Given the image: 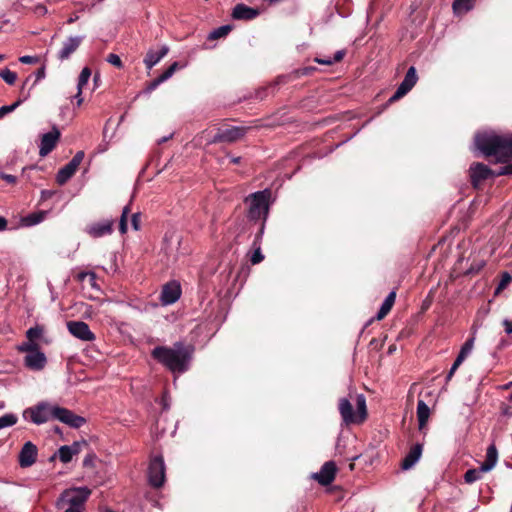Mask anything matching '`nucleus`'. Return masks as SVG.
<instances>
[{
	"label": "nucleus",
	"mask_w": 512,
	"mask_h": 512,
	"mask_svg": "<svg viewBox=\"0 0 512 512\" xmlns=\"http://www.w3.org/2000/svg\"><path fill=\"white\" fill-rule=\"evenodd\" d=\"M38 456V449L35 444H33L31 441H27L22 446L19 456H18V462L21 468H28L32 466Z\"/></svg>",
	"instance_id": "nucleus-13"
},
{
	"label": "nucleus",
	"mask_w": 512,
	"mask_h": 512,
	"mask_svg": "<svg viewBox=\"0 0 512 512\" xmlns=\"http://www.w3.org/2000/svg\"><path fill=\"white\" fill-rule=\"evenodd\" d=\"M246 132L247 128L238 126L221 129L214 135L210 143H232L241 139L246 134Z\"/></svg>",
	"instance_id": "nucleus-10"
},
{
	"label": "nucleus",
	"mask_w": 512,
	"mask_h": 512,
	"mask_svg": "<svg viewBox=\"0 0 512 512\" xmlns=\"http://www.w3.org/2000/svg\"><path fill=\"white\" fill-rule=\"evenodd\" d=\"M58 457L63 463L70 462L73 457L70 447L68 445L61 446L58 450Z\"/></svg>",
	"instance_id": "nucleus-35"
},
{
	"label": "nucleus",
	"mask_w": 512,
	"mask_h": 512,
	"mask_svg": "<svg viewBox=\"0 0 512 512\" xmlns=\"http://www.w3.org/2000/svg\"><path fill=\"white\" fill-rule=\"evenodd\" d=\"M417 80L418 77L416 69L414 66H411L406 72L403 81L400 83L395 93L388 100V103H393L405 96L415 86Z\"/></svg>",
	"instance_id": "nucleus-9"
},
{
	"label": "nucleus",
	"mask_w": 512,
	"mask_h": 512,
	"mask_svg": "<svg viewBox=\"0 0 512 512\" xmlns=\"http://www.w3.org/2000/svg\"><path fill=\"white\" fill-rule=\"evenodd\" d=\"M27 97H24L23 99H18L16 102H14L11 105H5L0 107V119L4 117L6 114L14 111L18 106H20L23 101H25Z\"/></svg>",
	"instance_id": "nucleus-39"
},
{
	"label": "nucleus",
	"mask_w": 512,
	"mask_h": 512,
	"mask_svg": "<svg viewBox=\"0 0 512 512\" xmlns=\"http://www.w3.org/2000/svg\"><path fill=\"white\" fill-rule=\"evenodd\" d=\"M473 346H474V337L472 338H469L461 347L460 349V352L462 354H465L466 356H468L472 349H473Z\"/></svg>",
	"instance_id": "nucleus-42"
},
{
	"label": "nucleus",
	"mask_w": 512,
	"mask_h": 512,
	"mask_svg": "<svg viewBox=\"0 0 512 512\" xmlns=\"http://www.w3.org/2000/svg\"><path fill=\"white\" fill-rule=\"evenodd\" d=\"M461 364H457V361L455 360L452 367L450 368L447 376H446V381H450L451 378L453 377L454 373L456 372V370L459 368Z\"/></svg>",
	"instance_id": "nucleus-49"
},
{
	"label": "nucleus",
	"mask_w": 512,
	"mask_h": 512,
	"mask_svg": "<svg viewBox=\"0 0 512 512\" xmlns=\"http://www.w3.org/2000/svg\"><path fill=\"white\" fill-rule=\"evenodd\" d=\"M86 445H87L86 441H75L71 445H68V447H70L72 454L76 455V454L80 453L82 446H86Z\"/></svg>",
	"instance_id": "nucleus-43"
},
{
	"label": "nucleus",
	"mask_w": 512,
	"mask_h": 512,
	"mask_svg": "<svg viewBox=\"0 0 512 512\" xmlns=\"http://www.w3.org/2000/svg\"><path fill=\"white\" fill-rule=\"evenodd\" d=\"M106 61L117 68L123 67V63L117 54H114V53L109 54L107 56Z\"/></svg>",
	"instance_id": "nucleus-41"
},
{
	"label": "nucleus",
	"mask_w": 512,
	"mask_h": 512,
	"mask_svg": "<svg viewBox=\"0 0 512 512\" xmlns=\"http://www.w3.org/2000/svg\"><path fill=\"white\" fill-rule=\"evenodd\" d=\"M502 324L504 326L505 332L507 334H512V321H510L508 319H504Z\"/></svg>",
	"instance_id": "nucleus-51"
},
{
	"label": "nucleus",
	"mask_w": 512,
	"mask_h": 512,
	"mask_svg": "<svg viewBox=\"0 0 512 512\" xmlns=\"http://www.w3.org/2000/svg\"><path fill=\"white\" fill-rule=\"evenodd\" d=\"M356 410L353 409L351 399L343 397L338 401V410L342 423L346 426L360 425L368 417L366 398L363 394H356Z\"/></svg>",
	"instance_id": "nucleus-3"
},
{
	"label": "nucleus",
	"mask_w": 512,
	"mask_h": 512,
	"mask_svg": "<svg viewBox=\"0 0 512 512\" xmlns=\"http://www.w3.org/2000/svg\"><path fill=\"white\" fill-rule=\"evenodd\" d=\"M165 463L161 455L155 456L150 460L148 467V481L154 488H160L165 482Z\"/></svg>",
	"instance_id": "nucleus-7"
},
{
	"label": "nucleus",
	"mask_w": 512,
	"mask_h": 512,
	"mask_svg": "<svg viewBox=\"0 0 512 512\" xmlns=\"http://www.w3.org/2000/svg\"><path fill=\"white\" fill-rule=\"evenodd\" d=\"M0 77L5 81L8 85H13L17 80V74L11 71L8 68H5L0 71Z\"/></svg>",
	"instance_id": "nucleus-36"
},
{
	"label": "nucleus",
	"mask_w": 512,
	"mask_h": 512,
	"mask_svg": "<svg viewBox=\"0 0 512 512\" xmlns=\"http://www.w3.org/2000/svg\"><path fill=\"white\" fill-rule=\"evenodd\" d=\"M60 136V130L55 125L52 127L51 131L43 134L39 145V155L45 157L51 153L56 147Z\"/></svg>",
	"instance_id": "nucleus-11"
},
{
	"label": "nucleus",
	"mask_w": 512,
	"mask_h": 512,
	"mask_svg": "<svg viewBox=\"0 0 512 512\" xmlns=\"http://www.w3.org/2000/svg\"><path fill=\"white\" fill-rule=\"evenodd\" d=\"M67 328L74 337L82 341H93L95 339V335L90 330L88 324L83 321H69Z\"/></svg>",
	"instance_id": "nucleus-16"
},
{
	"label": "nucleus",
	"mask_w": 512,
	"mask_h": 512,
	"mask_svg": "<svg viewBox=\"0 0 512 512\" xmlns=\"http://www.w3.org/2000/svg\"><path fill=\"white\" fill-rule=\"evenodd\" d=\"M502 414L505 416H512V409L510 407H505L502 410Z\"/></svg>",
	"instance_id": "nucleus-58"
},
{
	"label": "nucleus",
	"mask_w": 512,
	"mask_h": 512,
	"mask_svg": "<svg viewBox=\"0 0 512 512\" xmlns=\"http://www.w3.org/2000/svg\"><path fill=\"white\" fill-rule=\"evenodd\" d=\"M231 162L233 164H239L241 162V157H231Z\"/></svg>",
	"instance_id": "nucleus-61"
},
{
	"label": "nucleus",
	"mask_w": 512,
	"mask_h": 512,
	"mask_svg": "<svg viewBox=\"0 0 512 512\" xmlns=\"http://www.w3.org/2000/svg\"><path fill=\"white\" fill-rule=\"evenodd\" d=\"M91 76V70L88 67H84L78 77L77 90H83V87L87 85Z\"/></svg>",
	"instance_id": "nucleus-33"
},
{
	"label": "nucleus",
	"mask_w": 512,
	"mask_h": 512,
	"mask_svg": "<svg viewBox=\"0 0 512 512\" xmlns=\"http://www.w3.org/2000/svg\"><path fill=\"white\" fill-rule=\"evenodd\" d=\"M47 363L46 356L43 352L39 350L26 354L24 357V364L27 368L33 371H40L42 370Z\"/></svg>",
	"instance_id": "nucleus-19"
},
{
	"label": "nucleus",
	"mask_w": 512,
	"mask_h": 512,
	"mask_svg": "<svg viewBox=\"0 0 512 512\" xmlns=\"http://www.w3.org/2000/svg\"><path fill=\"white\" fill-rule=\"evenodd\" d=\"M315 61L323 65H332L333 61L331 58H316Z\"/></svg>",
	"instance_id": "nucleus-54"
},
{
	"label": "nucleus",
	"mask_w": 512,
	"mask_h": 512,
	"mask_svg": "<svg viewBox=\"0 0 512 512\" xmlns=\"http://www.w3.org/2000/svg\"><path fill=\"white\" fill-rule=\"evenodd\" d=\"M44 77H45V67H41L35 73V78H36L35 82L40 81Z\"/></svg>",
	"instance_id": "nucleus-53"
},
{
	"label": "nucleus",
	"mask_w": 512,
	"mask_h": 512,
	"mask_svg": "<svg viewBox=\"0 0 512 512\" xmlns=\"http://www.w3.org/2000/svg\"><path fill=\"white\" fill-rule=\"evenodd\" d=\"M19 61L23 64H35L38 62V58L30 55L21 56Z\"/></svg>",
	"instance_id": "nucleus-45"
},
{
	"label": "nucleus",
	"mask_w": 512,
	"mask_h": 512,
	"mask_svg": "<svg viewBox=\"0 0 512 512\" xmlns=\"http://www.w3.org/2000/svg\"><path fill=\"white\" fill-rule=\"evenodd\" d=\"M43 332H44L43 327L37 325V326L31 327L27 330L26 337L28 340L36 342L37 339L42 337Z\"/></svg>",
	"instance_id": "nucleus-34"
},
{
	"label": "nucleus",
	"mask_w": 512,
	"mask_h": 512,
	"mask_svg": "<svg viewBox=\"0 0 512 512\" xmlns=\"http://www.w3.org/2000/svg\"><path fill=\"white\" fill-rule=\"evenodd\" d=\"M18 417L13 413H7L0 417V430L15 425Z\"/></svg>",
	"instance_id": "nucleus-31"
},
{
	"label": "nucleus",
	"mask_w": 512,
	"mask_h": 512,
	"mask_svg": "<svg viewBox=\"0 0 512 512\" xmlns=\"http://www.w3.org/2000/svg\"><path fill=\"white\" fill-rule=\"evenodd\" d=\"M114 221L112 219L92 223L86 228V232L93 238L110 235L113 232Z\"/></svg>",
	"instance_id": "nucleus-18"
},
{
	"label": "nucleus",
	"mask_w": 512,
	"mask_h": 512,
	"mask_svg": "<svg viewBox=\"0 0 512 512\" xmlns=\"http://www.w3.org/2000/svg\"><path fill=\"white\" fill-rule=\"evenodd\" d=\"M83 159L84 152L78 151L73 158L58 171L56 176L57 183L64 185L75 174Z\"/></svg>",
	"instance_id": "nucleus-8"
},
{
	"label": "nucleus",
	"mask_w": 512,
	"mask_h": 512,
	"mask_svg": "<svg viewBox=\"0 0 512 512\" xmlns=\"http://www.w3.org/2000/svg\"><path fill=\"white\" fill-rule=\"evenodd\" d=\"M271 191L268 189L257 191L245 198V203L249 205L248 218L251 220L267 219L269 212V199Z\"/></svg>",
	"instance_id": "nucleus-5"
},
{
	"label": "nucleus",
	"mask_w": 512,
	"mask_h": 512,
	"mask_svg": "<svg viewBox=\"0 0 512 512\" xmlns=\"http://www.w3.org/2000/svg\"><path fill=\"white\" fill-rule=\"evenodd\" d=\"M181 296V286L177 281L166 283L161 291L160 301L163 305H171Z\"/></svg>",
	"instance_id": "nucleus-15"
},
{
	"label": "nucleus",
	"mask_w": 512,
	"mask_h": 512,
	"mask_svg": "<svg viewBox=\"0 0 512 512\" xmlns=\"http://www.w3.org/2000/svg\"><path fill=\"white\" fill-rule=\"evenodd\" d=\"M7 227V220L0 216V231L5 230Z\"/></svg>",
	"instance_id": "nucleus-57"
},
{
	"label": "nucleus",
	"mask_w": 512,
	"mask_h": 512,
	"mask_svg": "<svg viewBox=\"0 0 512 512\" xmlns=\"http://www.w3.org/2000/svg\"><path fill=\"white\" fill-rule=\"evenodd\" d=\"M469 172L471 183L474 187L491 176L496 175L487 165L482 163H473L470 166Z\"/></svg>",
	"instance_id": "nucleus-17"
},
{
	"label": "nucleus",
	"mask_w": 512,
	"mask_h": 512,
	"mask_svg": "<svg viewBox=\"0 0 512 512\" xmlns=\"http://www.w3.org/2000/svg\"><path fill=\"white\" fill-rule=\"evenodd\" d=\"M475 143L486 157H493L496 162L507 163L512 159V134L481 133Z\"/></svg>",
	"instance_id": "nucleus-2"
},
{
	"label": "nucleus",
	"mask_w": 512,
	"mask_h": 512,
	"mask_svg": "<svg viewBox=\"0 0 512 512\" xmlns=\"http://www.w3.org/2000/svg\"><path fill=\"white\" fill-rule=\"evenodd\" d=\"M169 52V47L167 45H163L159 51H154L150 49L145 58L144 64L147 69H151L154 67L162 58H164Z\"/></svg>",
	"instance_id": "nucleus-24"
},
{
	"label": "nucleus",
	"mask_w": 512,
	"mask_h": 512,
	"mask_svg": "<svg viewBox=\"0 0 512 512\" xmlns=\"http://www.w3.org/2000/svg\"><path fill=\"white\" fill-rule=\"evenodd\" d=\"M416 413H417L419 429L422 430L425 428V426L429 420V417H430V408L424 402V400H421V399L418 400Z\"/></svg>",
	"instance_id": "nucleus-25"
},
{
	"label": "nucleus",
	"mask_w": 512,
	"mask_h": 512,
	"mask_svg": "<svg viewBox=\"0 0 512 512\" xmlns=\"http://www.w3.org/2000/svg\"><path fill=\"white\" fill-rule=\"evenodd\" d=\"M5 56L3 54H0V62L3 61Z\"/></svg>",
	"instance_id": "nucleus-64"
},
{
	"label": "nucleus",
	"mask_w": 512,
	"mask_h": 512,
	"mask_svg": "<svg viewBox=\"0 0 512 512\" xmlns=\"http://www.w3.org/2000/svg\"><path fill=\"white\" fill-rule=\"evenodd\" d=\"M179 65L178 62L172 63L160 76L152 80L147 84L145 89L143 90V93L150 94L152 91H154L161 83L165 82L169 78L172 77V75L175 73V71L178 69Z\"/></svg>",
	"instance_id": "nucleus-21"
},
{
	"label": "nucleus",
	"mask_w": 512,
	"mask_h": 512,
	"mask_svg": "<svg viewBox=\"0 0 512 512\" xmlns=\"http://www.w3.org/2000/svg\"><path fill=\"white\" fill-rule=\"evenodd\" d=\"M193 353L192 345L178 341L172 347L156 346L151 351V356L172 373L182 374L189 369Z\"/></svg>",
	"instance_id": "nucleus-1"
},
{
	"label": "nucleus",
	"mask_w": 512,
	"mask_h": 512,
	"mask_svg": "<svg viewBox=\"0 0 512 512\" xmlns=\"http://www.w3.org/2000/svg\"><path fill=\"white\" fill-rule=\"evenodd\" d=\"M88 276L91 278V280H94V279H95V274H94V273H92V272H91V273H87V272H80V273L77 275V279H78L79 281H81V282H82V281H84V279H85L86 277H88Z\"/></svg>",
	"instance_id": "nucleus-50"
},
{
	"label": "nucleus",
	"mask_w": 512,
	"mask_h": 512,
	"mask_svg": "<svg viewBox=\"0 0 512 512\" xmlns=\"http://www.w3.org/2000/svg\"><path fill=\"white\" fill-rule=\"evenodd\" d=\"M512 174V164L501 167L496 176Z\"/></svg>",
	"instance_id": "nucleus-47"
},
{
	"label": "nucleus",
	"mask_w": 512,
	"mask_h": 512,
	"mask_svg": "<svg viewBox=\"0 0 512 512\" xmlns=\"http://www.w3.org/2000/svg\"><path fill=\"white\" fill-rule=\"evenodd\" d=\"M395 299H396V292L391 291L387 295L385 300L383 301L379 311L377 312V314L375 316V318L377 320H382L390 312V310L392 309V307L395 303Z\"/></svg>",
	"instance_id": "nucleus-27"
},
{
	"label": "nucleus",
	"mask_w": 512,
	"mask_h": 512,
	"mask_svg": "<svg viewBox=\"0 0 512 512\" xmlns=\"http://www.w3.org/2000/svg\"><path fill=\"white\" fill-rule=\"evenodd\" d=\"M423 451V445L417 443L413 445L407 455L404 457L401 463V468L403 470L411 469L420 459Z\"/></svg>",
	"instance_id": "nucleus-22"
},
{
	"label": "nucleus",
	"mask_w": 512,
	"mask_h": 512,
	"mask_svg": "<svg viewBox=\"0 0 512 512\" xmlns=\"http://www.w3.org/2000/svg\"><path fill=\"white\" fill-rule=\"evenodd\" d=\"M486 472L487 471H482V466H480L478 469H469L464 474V480L468 484L474 483L481 478L483 473Z\"/></svg>",
	"instance_id": "nucleus-29"
},
{
	"label": "nucleus",
	"mask_w": 512,
	"mask_h": 512,
	"mask_svg": "<svg viewBox=\"0 0 512 512\" xmlns=\"http://www.w3.org/2000/svg\"><path fill=\"white\" fill-rule=\"evenodd\" d=\"M511 386H512V382H509L508 384H506V385L504 386V388H505V389H508V388H510Z\"/></svg>",
	"instance_id": "nucleus-63"
},
{
	"label": "nucleus",
	"mask_w": 512,
	"mask_h": 512,
	"mask_svg": "<svg viewBox=\"0 0 512 512\" xmlns=\"http://www.w3.org/2000/svg\"><path fill=\"white\" fill-rule=\"evenodd\" d=\"M231 26L230 25H223V26H220L216 29H214L210 34H209V39L211 40H215V39H219V38H222L224 36H226L230 31H231Z\"/></svg>",
	"instance_id": "nucleus-32"
},
{
	"label": "nucleus",
	"mask_w": 512,
	"mask_h": 512,
	"mask_svg": "<svg viewBox=\"0 0 512 512\" xmlns=\"http://www.w3.org/2000/svg\"><path fill=\"white\" fill-rule=\"evenodd\" d=\"M336 472V464L333 461H328L323 464L319 472L312 475V478L320 485L327 486L334 481Z\"/></svg>",
	"instance_id": "nucleus-14"
},
{
	"label": "nucleus",
	"mask_w": 512,
	"mask_h": 512,
	"mask_svg": "<svg viewBox=\"0 0 512 512\" xmlns=\"http://www.w3.org/2000/svg\"><path fill=\"white\" fill-rule=\"evenodd\" d=\"M129 213L130 207L126 205L122 210L121 218L119 221V231L121 234H125L127 232V217Z\"/></svg>",
	"instance_id": "nucleus-37"
},
{
	"label": "nucleus",
	"mask_w": 512,
	"mask_h": 512,
	"mask_svg": "<svg viewBox=\"0 0 512 512\" xmlns=\"http://www.w3.org/2000/svg\"><path fill=\"white\" fill-rule=\"evenodd\" d=\"M311 70H313V69L312 68H305L303 74H307Z\"/></svg>",
	"instance_id": "nucleus-62"
},
{
	"label": "nucleus",
	"mask_w": 512,
	"mask_h": 512,
	"mask_svg": "<svg viewBox=\"0 0 512 512\" xmlns=\"http://www.w3.org/2000/svg\"><path fill=\"white\" fill-rule=\"evenodd\" d=\"M75 98L77 99V105L80 106L83 102L82 90H77V94L75 95Z\"/></svg>",
	"instance_id": "nucleus-55"
},
{
	"label": "nucleus",
	"mask_w": 512,
	"mask_h": 512,
	"mask_svg": "<svg viewBox=\"0 0 512 512\" xmlns=\"http://www.w3.org/2000/svg\"><path fill=\"white\" fill-rule=\"evenodd\" d=\"M473 7V0H455L453 2V10L455 13H463L471 10Z\"/></svg>",
	"instance_id": "nucleus-30"
},
{
	"label": "nucleus",
	"mask_w": 512,
	"mask_h": 512,
	"mask_svg": "<svg viewBox=\"0 0 512 512\" xmlns=\"http://www.w3.org/2000/svg\"><path fill=\"white\" fill-rule=\"evenodd\" d=\"M90 495L88 487L65 489L56 501V508L61 512H84Z\"/></svg>",
	"instance_id": "nucleus-4"
},
{
	"label": "nucleus",
	"mask_w": 512,
	"mask_h": 512,
	"mask_svg": "<svg viewBox=\"0 0 512 512\" xmlns=\"http://www.w3.org/2000/svg\"><path fill=\"white\" fill-rule=\"evenodd\" d=\"M78 20V16L77 15H74V16H71L68 20H67V23L68 24H72L74 23L75 21Z\"/></svg>",
	"instance_id": "nucleus-60"
},
{
	"label": "nucleus",
	"mask_w": 512,
	"mask_h": 512,
	"mask_svg": "<svg viewBox=\"0 0 512 512\" xmlns=\"http://www.w3.org/2000/svg\"><path fill=\"white\" fill-rule=\"evenodd\" d=\"M91 462H92V457H91V456H87V457L84 459L83 464H84V466H88V465H90V464H91Z\"/></svg>",
	"instance_id": "nucleus-59"
},
{
	"label": "nucleus",
	"mask_w": 512,
	"mask_h": 512,
	"mask_svg": "<svg viewBox=\"0 0 512 512\" xmlns=\"http://www.w3.org/2000/svg\"><path fill=\"white\" fill-rule=\"evenodd\" d=\"M43 216L41 214H31L25 218L27 225H35L42 221Z\"/></svg>",
	"instance_id": "nucleus-44"
},
{
	"label": "nucleus",
	"mask_w": 512,
	"mask_h": 512,
	"mask_svg": "<svg viewBox=\"0 0 512 512\" xmlns=\"http://www.w3.org/2000/svg\"><path fill=\"white\" fill-rule=\"evenodd\" d=\"M83 40L82 36L69 37L58 52V58L63 61L68 59L80 46Z\"/></svg>",
	"instance_id": "nucleus-20"
},
{
	"label": "nucleus",
	"mask_w": 512,
	"mask_h": 512,
	"mask_svg": "<svg viewBox=\"0 0 512 512\" xmlns=\"http://www.w3.org/2000/svg\"><path fill=\"white\" fill-rule=\"evenodd\" d=\"M466 355L459 352L458 356L456 357L457 364H462L463 361L466 359Z\"/></svg>",
	"instance_id": "nucleus-56"
},
{
	"label": "nucleus",
	"mask_w": 512,
	"mask_h": 512,
	"mask_svg": "<svg viewBox=\"0 0 512 512\" xmlns=\"http://www.w3.org/2000/svg\"><path fill=\"white\" fill-rule=\"evenodd\" d=\"M18 350L21 352H26L27 354L33 353L37 350H39V345L31 340H27V342L22 343Z\"/></svg>",
	"instance_id": "nucleus-38"
},
{
	"label": "nucleus",
	"mask_w": 512,
	"mask_h": 512,
	"mask_svg": "<svg viewBox=\"0 0 512 512\" xmlns=\"http://www.w3.org/2000/svg\"><path fill=\"white\" fill-rule=\"evenodd\" d=\"M512 281V276L508 272H503L501 275V280L496 288L495 293H499L501 290L505 289L508 284Z\"/></svg>",
	"instance_id": "nucleus-40"
},
{
	"label": "nucleus",
	"mask_w": 512,
	"mask_h": 512,
	"mask_svg": "<svg viewBox=\"0 0 512 512\" xmlns=\"http://www.w3.org/2000/svg\"><path fill=\"white\" fill-rule=\"evenodd\" d=\"M131 224L135 230H139L140 228V214L134 213L131 218Z\"/></svg>",
	"instance_id": "nucleus-46"
},
{
	"label": "nucleus",
	"mask_w": 512,
	"mask_h": 512,
	"mask_svg": "<svg viewBox=\"0 0 512 512\" xmlns=\"http://www.w3.org/2000/svg\"><path fill=\"white\" fill-rule=\"evenodd\" d=\"M258 10L245 4H237L232 11V17L236 20H252L258 16Z\"/></svg>",
	"instance_id": "nucleus-23"
},
{
	"label": "nucleus",
	"mask_w": 512,
	"mask_h": 512,
	"mask_svg": "<svg viewBox=\"0 0 512 512\" xmlns=\"http://www.w3.org/2000/svg\"><path fill=\"white\" fill-rule=\"evenodd\" d=\"M497 460H498V452H497L496 446L494 444H492L487 448L486 459L481 464L482 471L488 472V471L492 470L494 468V466L496 465Z\"/></svg>",
	"instance_id": "nucleus-26"
},
{
	"label": "nucleus",
	"mask_w": 512,
	"mask_h": 512,
	"mask_svg": "<svg viewBox=\"0 0 512 512\" xmlns=\"http://www.w3.org/2000/svg\"><path fill=\"white\" fill-rule=\"evenodd\" d=\"M0 178L10 184L16 183V177L11 174L1 173Z\"/></svg>",
	"instance_id": "nucleus-48"
},
{
	"label": "nucleus",
	"mask_w": 512,
	"mask_h": 512,
	"mask_svg": "<svg viewBox=\"0 0 512 512\" xmlns=\"http://www.w3.org/2000/svg\"><path fill=\"white\" fill-rule=\"evenodd\" d=\"M344 55H345V52L343 50H340V51H337L334 54L333 58H331V59H332L333 63L340 62L343 59Z\"/></svg>",
	"instance_id": "nucleus-52"
},
{
	"label": "nucleus",
	"mask_w": 512,
	"mask_h": 512,
	"mask_svg": "<svg viewBox=\"0 0 512 512\" xmlns=\"http://www.w3.org/2000/svg\"><path fill=\"white\" fill-rule=\"evenodd\" d=\"M54 408L55 406L53 405L39 403L36 406L25 409L23 418L30 419V421L36 425H41L48 422L50 419H54Z\"/></svg>",
	"instance_id": "nucleus-6"
},
{
	"label": "nucleus",
	"mask_w": 512,
	"mask_h": 512,
	"mask_svg": "<svg viewBox=\"0 0 512 512\" xmlns=\"http://www.w3.org/2000/svg\"><path fill=\"white\" fill-rule=\"evenodd\" d=\"M264 229V223L262 224L260 233L256 236V239L253 242L254 251L250 256V262L253 265L259 264L264 260V255L262 254L260 244L258 243L259 239L261 238V234Z\"/></svg>",
	"instance_id": "nucleus-28"
},
{
	"label": "nucleus",
	"mask_w": 512,
	"mask_h": 512,
	"mask_svg": "<svg viewBox=\"0 0 512 512\" xmlns=\"http://www.w3.org/2000/svg\"><path fill=\"white\" fill-rule=\"evenodd\" d=\"M54 419H57L72 428H80L85 422V418L74 414L71 410L55 406L53 409Z\"/></svg>",
	"instance_id": "nucleus-12"
}]
</instances>
